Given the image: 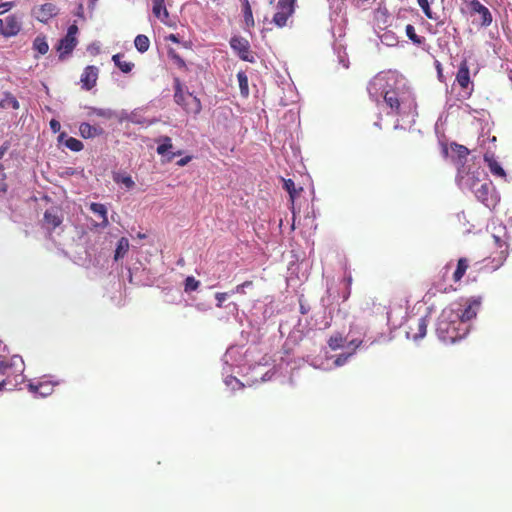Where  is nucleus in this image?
<instances>
[{"label": "nucleus", "mask_w": 512, "mask_h": 512, "mask_svg": "<svg viewBox=\"0 0 512 512\" xmlns=\"http://www.w3.org/2000/svg\"><path fill=\"white\" fill-rule=\"evenodd\" d=\"M379 39L382 42V44L393 47L398 44V38L396 34L392 31H384L382 34L379 35Z\"/></svg>", "instance_id": "nucleus-31"}, {"label": "nucleus", "mask_w": 512, "mask_h": 512, "mask_svg": "<svg viewBox=\"0 0 512 512\" xmlns=\"http://www.w3.org/2000/svg\"><path fill=\"white\" fill-rule=\"evenodd\" d=\"M88 51L92 54H98L100 51V46L96 43H92L91 45H89Z\"/></svg>", "instance_id": "nucleus-55"}, {"label": "nucleus", "mask_w": 512, "mask_h": 512, "mask_svg": "<svg viewBox=\"0 0 512 512\" xmlns=\"http://www.w3.org/2000/svg\"><path fill=\"white\" fill-rule=\"evenodd\" d=\"M78 32V27L76 25H71L68 28L67 34L64 38L59 41L57 50L60 52V58L62 59L65 54H69L73 51L75 46L77 45L76 34Z\"/></svg>", "instance_id": "nucleus-9"}, {"label": "nucleus", "mask_w": 512, "mask_h": 512, "mask_svg": "<svg viewBox=\"0 0 512 512\" xmlns=\"http://www.w3.org/2000/svg\"><path fill=\"white\" fill-rule=\"evenodd\" d=\"M83 9H84V8H83V5H82V4H79V6H78V12H77V15H78V16H81V15H82V13H83Z\"/></svg>", "instance_id": "nucleus-60"}, {"label": "nucleus", "mask_w": 512, "mask_h": 512, "mask_svg": "<svg viewBox=\"0 0 512 512\" xmlns=\"http://www.w3.org/2000/svg\"><path fill=\"white\" fill-rule=\"evenodd\" d=\"M272 374L270 371L266 372L262 377V382L269 381L272 378Z\"/></svg>", "instance_id": "nucleus-58"}, {"label": "nucleus", "mask_w": 512, "mask_h": 512, "mask_svg": "<svg viewBox=\"0 0 512 512\" xmlns=\"http://www.w3.org/2000/svg\"><path fill=\"white\" fill-rule=\"evenodd\" d=\"M437 290L440 291V292H447V288H441V287H437Z\"/></svg>", "instance_id": "nucleus-64"}, {"label": "nucleus", "mask_w": 512, "mask_h": 512, "mask_svg": "<svg viewBox=\"0 0 512 512\" xmlns=\"http://www.w3.org/2000/svg\"><path fill=\"white\" fill-rule=\"evenodd\" d=\"M295 1L296 0H279L278 5L283 11L292 14Z\"/></svg>", "instance_id": "nucleus-44"}, {"label": "nucleus", "mask_w": 512, "mask_h": 512, "mask_svg": "<svg viewBox=\"0 0 512 512\" xmlns=\"http://www.w3.org/2000/svg\"><path fill=\"white\" fill-rule=\"evenodd\" d=\"M225 308L233 315L238 313V305L235 302L228 303Z\"/></svg>", "instance_id": "nucleus-51"}, {"label": "nucleus", "mask_w": 512, "mask_h": 512, "mask_svg": "<svg viewBox=\"0 0 512 512\" xmlns=\"http://www.w3.org/2000/svg\"><path fill=\"white\" fill-rule=\"evenodd\" d=\"M329 326H330V322H329V321H326V322L324 323L323 329H326V328H328Z\"/></svg>", "instance_id": "nucleus-63"}, {"label": "nucleus", "mask_w": 512, "mask_h": 512, "mask_svg": "<svg viewBox=\"0 0 512 512\" xmlns=\"http://www.w3.org/2000/svg\"><path fill=\"white\" fill-rule=\"evenodd\" d=\"M406 36L415 44L422 45L425 42V38L418 36L415 32L413 25L408 24L405 28Z\"/></svg>", "instance_id": "nucleus-35"}, {"label": "nucleus", "mask_w": 512, "mask_h": 512, "mask_svg": "<svg viewBox=\"0 0 512 512\" xmlns=\"http://www.w3.org/2000/svg\"><path fill=\"white\" fill-rule=\"evenodd\" d=\"M224 383L226 386L231 387L232 390L241 389L244 387V384L240 380L231 375H227L225 377Z\"/></svg>", "instance_id": "nucleus-40"}, {"label": "nucleus", "mask_w": 512, "mask_h": 512, "mask_svg": "<svg viewBox=\"0 0 512 512\" xmlns=\"http://www.w3.org/2000/svg\"><path fill=\"white\" fill-rule=\"evenodd\" d=\"M169 40H171L172 42H179L178 38L176 35L174 34H171L169 37H168Z\"/></svg>", "instance_id": "nucleus-59"}, {"label": "nucleus", "mask_w": 512, "mask_h": 512, "mask_svg": "<svg viewBox=\"0 0 512 512\" xmlns=\"http://www.w3.org/2000/svg\"><path fill=\"white\" fill-rule=\"evenodd\" d=\"M449 269H450V264H447V265L444 267L445 274H447V273L449 272Z\"/></svg>", "instance_id": "nucleus-62"}, {"label": "nucleus", "mask_w": 512, "mask_h": 512, "mask_svg": "<svg viewBox=\"0 0 512 512\" xmlns=\"http://www.w3.org/2000/svg\"><path fill=\"white\" fill-rule=\"evenodd\" d=\"M8 369H9L8 362L0 359V374L5 375L7 373Z\"/></svg>", "instance_id": "nucleus-52"}, {"label": "nucleus", "mask_w": 512, "mask_h": 512, "mask_svg": "<svg viewBox=\"0 0 512 512\" xmlns=\"http://www.w3.org/2000/svg\"><path fill=\"white\" fill-rule=\"evenodd\" d=\"M436 333L438 338L444 343H455L462 339L464 334L463 327L458 324L452 311L444 309L437 321Z\"/></svg>", "instance_id": "nucleus-4"}, {"label": "nucleus", "mask_w": 512, "mask_h": 512, "mask_svg": "<svg viewBox=\"0 0 512 512\" xmlns=\"http://www.w3.org/2000/svg\"><path fill=\"white\" fill-rule=\"evenodd\" d=\"M471 16L478 15L480 18L479 25L481 27H488L493 21L490 10L483 5L479 0H471L467 4Z\"/></svg>", "instance_id": "nucleus-8"}, {"label": "nucleus", "mask_w": 512, "mask_h": 512, "mask_svg": "<svg viewBox=\"0 0 512 512\" xmlns=\"http://www.w3.org/2000/svg\"><path fill=\"white\" fill-rule=\"evenodd\" d=\"M284 189L289 193L290 198L293 201L295 194L297 192L294 181L291 179H284Z\"/></svg>", "instance_id": "nucleus-43"}, {"label": "nucleus", "mask_w": 512, "mask_h": 512, "mask_svg": "<svg viewBox=\"0 0 512 512\" xmlns=\"http://www.w3.org/2000/svg\"><path fill=\"white\" fill-rule=\"evenodd\" d=\"M179 155H181V151L170 152V154L167 157V160L171 161L172 159H174L176 156H179Z\"/></svg>", "instance_id": "nucleus-57"}, {"label": "nucleus", "mask_w": 512, "mask_h": 512, "mask_svg": "<svg viewBox=\"0 0 512 512\" xmlns=\"http://www.w3.org/2000/svg\"><path fill=\"white\" fill-rule=\"evenodd\" d=\"M455 81L463 90H465L467 95L471 94L473 83L470 80L469 66L466 59L461 61Z\"/></svg>", "instance_id": "nucleus-10"}, {"label": "nucleus", "mask_w": 512, "mask_h": 512, "mask_svg": "<svg viewBox=\"0 0 512 512\" xmlns=\"http://www.w3.org/2000/svg\"><path fill=\"white\" fill-rule=\"evenodd\" d=\"M58 142L73 152H79L84 148V145L80 140L74 137H68L65 132L59 134Z\"/></svg>", "instance_id": "nucleus-20"}, {"label": "nucleus", "mask_w": 512, "mask_h": 512, "mask_svg": "<svg viewBox=\"0 0 512 512\" xmlns=\"http://www.w3.org/2000/svg\"><path fill=\"white\" fill-rule=\"evenodd\" d=\"M310 311V306L306 303H304L302 300H300V312L301 314L305 315Z\"/></svg>", "instance_id": "nucleus-54"}, {"label": "nucleus", "mask_w": 512, "mask_h": 512, "mask_svg": "<svg viewBox=\"0 0 512 512\" xmlns=\"http://www.w3.org/2000/svg\"><path fill=\"white\" fill-rule=\"evenodd\" d=\"M50 129L53 133H58L61 129V124L58 120L52 119L49 123Z\"/></svg>", "instance_id": "nucleus-49"}, {"label": "nucleus", "mask_w": 512, "mask_h": 512, "mask_svg": "<svg viewBox=\"0 0 512 512\" xmlns=\"http://www.w3.org/2000/svg\"><path fill=\"white\" fill-rule=\"evenodd\" d=\"M470 177L471 186L459 187L462 190L472 191L475 197L482 202L486 207L492 208L498 203V197L495 193L492 182L485 177L482 171L474 170Z\"/></svg>", "instance_id": "nucleus-3"}, {"label": "nucleus", "mask_w": 512, "mask_h": 512, "mask_svg": "<svg viewBox=\"0 0 512 512\" xmlns=\"http://www.w3.org/2000/svg\"><path fill=\"white\" fill-rule=\"evenodd\" d=\"M347 340L341 333H334L328 340V345L332 350L343 347V343Z\"/></svg>", "instance_id": "nucleus-33"}, {"label": "nucleus", "mask_w": 512, "mask_h": 512, "mask_svg": "<svg viewBox=\"0 0 512 512\" xmlns=\"http://www.w3.org/2000/svg\"><path fill=\"white\" fill-rule=\"evenodd\" d=\"M134 45L140 53H145L150 47V40L146 35L139 34L134 39Z\"/></svg>", "instance_id": "nucleus-29"}, {"label": "nucleus", "mask_w": 512, "mask_h": 512, "mask_svg": "<svg viewBox=\"0 0 512 512\" xmlns=\"http://www.w3.org/2000/svg\"><path fill=\"white\" fill-rule=\"evenodd\" d=\"M113 180L117 184L124 185L127 189H132L135 186V182L132 177L126 173H115L113 175Z\"/></svg>", "instance_id": "nucleus-28"}, {"label": "nucleus", "mask_w": 512, "mask_h": 512, "mask_svg": "<svg viewBox=\"0 0 512 512\" xmlns=\"http://www.w3.org/2000/svg\"><path fill=\"white\" fill-rule=\"evenodd\" d=\"M129 250V240L126 237H122L118 240L117 246L114 253V260L118 261L122 259Z\"/></svg>", "instance_id": "nucleus-26"}, {"label": "nucleus", "mask_w": 512, "mask_h": 512, "mask_svg": "<svg viewBox=\"0 0 512 512\" xmlns=\"http://www.w3.org/2000/svg\"><path fill=\"white\" fill-rule=\"evenodd\" d=\"M104 133V129L99 125H91L88 122H82L79 125V134L84 139L95 138L103 135Z\"/></svg>", "instance_id": "nucleus-17"}, {"label": "nucleus", "mask_w": 512, "mask_h": 512, "mask_svg": "<svg viewBox=\"0 0 512 512\" xmlns=\"http://www.w3.org/2000/svg\"><path fill=\"white\" fill-rule=\"evenodd\" d=\"M21 29V23L15 15H9L2 20V31L1 34L5 37H12L19 33Z\"/></svg>", "instance_id": "nucleus-13"}, {"label": "nucleus", "mask_w": 512, "mask_h": 512, "mask_svg": "<svg viewBox=\"0 0 512 512\" xmlns=\"http://www.w3.org/2000/svg\"><path fill=\"white\" fill-rule=\"evenodd\" d=\"M231 295L230 292H224V293H221V292H218L215 294V299H216V306L218 308H223L225 307L223 304L224 302L226 301V299L228 298V296Z\"/></svg>", "instance_id": "nucleus-46"}, {"label": "nucleus", "mask_w": 512, "mask_h": 512, "mask_svg": "<svg viewBox=\"0 0 512 512\" xmlns=\"http://www.w3.org/2000/svg\"><path fill=\"white\" fill-rule=\"evenodd\" d=\"M370 98L379 107L385 106L387 114L400 117L416 116V100L407 79L396 71L377 74L367 87Z\"/></svg>", "instance_id": "nucleus-1"}, {"label": "nucleus", "mask_w": 512, "mask_h": 512, "mask_svg": "<svg viewBox=\"0 0 512 512\" xmlns=\"http://www.w3.org/2000/svg\"><path fill=\"white\" fill-rule=\"evenodd\" d=\"M428 320L426 317L418 318L415 324V327L412 325L409 326V331H407V337L412 338L414 341H418L425 337L427 333Z\"/></svg>", "instance_id": "nucleus-15"}, {"label": "nucleus", "mask_w": 512, "mask_h": 512, "mask_svg": "<svg viewBox=\"0 0 512 512\" xmlns=\"http://www.w3.org/2000/svg\"><path fill=\"white\" fill-rule=\"evenodd\" d=\"M123 55L118 53L112 56V61L123 73H129L134 68V63L122 60Z\"/></svg>", "instance_id": "nucleus-27"}, {"label": "nucleus", "mask_w": 512, "mask_h": 512, "mask_svg": "<svg viewBox=\"0 0 512 512\" xmlns=\"http://www.w3.org/2000/svg\"><path fill=\"white\" fill-rule=\"evenodd\" d=\"M98 72L99 70L96 66H87L84 69L81 75V83L84 89L90 90L96 85Z\"/></svg>", "instance_id": "nucleus-16"}, {"label": "nucleus", "mask_w": 512, "mask_h": 512, "mask_svg": "<svg viewBox=\"0 0 512 512\" xmlns=\"http://www.w3.org/2000/svg\"><path fill=\"white\" fill-rule=\"evenodd\" d=\"M361 343V339L351 338L348 342V348H350L351 351L338 355L333 362L334 366L340 367L344 365L347 362V360L355 353V350L361 345Z\"/></svg>", "instance_id": "nucleus-18"}, {"label": "nucleus", "mask_w": 512, "mask_h": 512, "mask_svg": "<svg viewBox=\"0 0 512 512\" xmlns=\"http://www.w3.org/2000/svg\"><path fill=\"white\" fill-rule=\"evenodd\" d=\"M493 238H494V241L496 243V245L501 248L503 246V242L501 240V238L499 236H496V235H493Z\"/></svg>", "instance_id": "nucleus-56"}, {"label": "nucleus", "mask_w": 512, "mask_h": 512, "mask_svg": "<svg viewBox=\"0 0 512 512\" xmlns=\"http://www.w3.org/2000/svg\"><path fill=\"white\" fill-rule=\"evenodd\" d=\"M446 157L450 158L457 168L456 183L459 187L471 186L470 174L473 172L466 166L470 151L463 145L452 143L443 149Z\"/></svg>", "instance_id": "nucleus-2"}, {"label": "nucleus", "mask_w": 512, "mask_h": 512, "mask_svg": "<svg viewBox=\"0 0 512 512\" xmlns=\"http://www.w3.org/2000/svg\"><path fill=\"white\" fill-rule=\"evenodd\" d=\"M237 80L239 83V88L241 95L247 97L249 95V86H248V77L245 72L240 71L237 73Z\"/></svg>", "instance_id": "nucleus-34"}, {"label": "nucleus", "mask_w": 512, "mask_h": 512, "mask_svg": "<svg viewBox=\"0 0 512 512\" xmlns=\"http://www.w3.org/2000/svg\"><path fill=\"white\" fill-rule=\"evenodd\" d=\"M59 13L58 7L53 3H45L33 9L35 18L43 23L48 22Z\"/></svg>", "instance_id": "nucleus-11"}, {"label": "nucleus", "mask_w": 512, "mask_h": 512, "mask_svg": "<svg viewBox=\"0 0 512 512\" xmlns=\"http://www.w3.org/2000/svg\"><path fill=\"white\" fill-rule=\"evenodd\" d=\"M289 15L290 14H288V12H286V11L277 12V13H275V15L273 17V21L279 27H282V26H284L286 24V21H287V18H288Z\"/></svg>", "instance_id": "nucleus-42"}, {"label": "nucleus", "mask_w": 512, "mask_h": 512, "mask_svg": "<svg viewBox=\"0 0 512 512\" xmlns=\"http://www.w3.org/2000/svg\"><path fill=\"white\" fill-rule=\"evenodd\" d=\"M480 305V298H471L452 303L446 309H450L452 311L455 319L458 321V324L463 327L464 334H467L469 331L467 323L476 317Z\"/></svg>", "instance_id": "nucleus-5"}, {"label": "nucleus", "mask_w": 512, "mask_h": 512, "mask_svg": "<svg viewBox=\"0 0 512 512\" xmlns=\"http://www.w3.org/2000/svg\"><path fill=\"white\" fill-rule=\"evenodd\" d=\"M134 116H135V114H132V115L129 117V120H131L132 122H135V123H140V121H139V120L134 119Z\"/></svg>", "instance_id": "nucleus-61"}, {"label": "nucleus", "mask_w": 512, "mask_h": 512, "mask_svg": "<svg viewBox=\"0 0 512 512\" xmlns=\"http://www.w3.org/2000/svg\"><path fill=\"white\" fill-rule=\"evenodd\" d=\"M9 368H15V372L22 373L24 370V361L19 355H14L8 362Z\"/></svg>", "instance_id": "nucleus-38"}, {"label": "nucleus", "mask_w": 512, "mask_h": 512, "mask_svg": "<svg viewBox=\"0 0 512 512\" xmlns=\"http://www.w3.org/2000/svg\"><path fill=\"white\" fill-rule=\"evenodd\" d=\"M200 286V282L198 280H196L193 276H188L186 279H185V282H184V290L185 292H192V291H196Z\"/></svg>", "instance_id": "nucleus-39"}, {"label": "nucleus", "mask_w": 512, "mask_h": 512, "mask_svg": "<svg viewBox=\"0 0 512 512\" xmlns=\"http://www.w3.org/2000/svg\"><path fill=\"white\" fill-rule=\"evenodd\" d=\"M7 189L6 176L3 172V167L0 165V192H5Z\"/></svg>", "instance_id": "nucleus-48"}, {"label": "nucleus", "mask_w": 512, "mask_h": 512, "mask_svg": "<svg viewBox=\"0 0 512 512\" xmlns=\"http://www.w3.org/2000/svg\"><path fill=\"white\" fill-rule=\"evenodd\" d=\"M243 14L244 20L247 27L254 26V19L252 14V9L248 0H243Z\"/></svg>", "instance_id": "nucleus-36"}, {"label": "nucleus", "mask_w": 512, "mask_h": 512, "mask_svg": "<svg viewBox=\"0 0 512 512\" xmlns=\"http://www.w3.org/2000/svg\"><path fill=\"white\" fill-rule=\"evenodd\" d=\"M43 220L44 226L47 229H55L61 225L63 221V215L58 208L51 207L45 211Z\"/></svg>", "instance_id": "nucleus-14"}, {"label": "nucleus", "mask_w": 512, "mask_h": 512, "mask_svg": "<svg viewBox=\"0 0 512 512\" xmlns=\"http://www.w3.org/2000/svg\"><path fill=\"white\" fill-rule=\"evenodd\" d=\"M169 56L179 68L186 67L185 61L177 53L170 51Z\"/></svg>", "instance_id": "nucleus-47"}, {"label": "nucleus", "mask_w": 512, "mask_h": 512, "mask_svg": "<svg viewBox=\"0 0 512 512\" xmlns=\"http://www.w3.org/2000/svg\"><path fill=\"white\" fill-rule=\"evenodd\" d=\"M3 108H12V109H18L19 108V102L17 99L12 95H7L5 99L1 101L0 104Z\"/></svg>", "instance_id": "nucleus-41"}, {"label": "nucleus", "mask_w": 512, "mask_h": 512, "mask_svg": "<svg viewBox=\"0 0 512 512\" xmlns=\"http://www.w3.org/2000/svg\"><path fill=\"white\" fill-rule=\"evenodd\" d=\"M86 110L87 117L89 118L97 116L104 119H112L116 116V112L110 108L86 107Z\"/></svg>", "instance_id": "nucleus-21"}, {"label": "nucleus", "mask_w": 512, "mask_h": 512, "mask_svg": "<svg viewBox=\"0 0 512 512\" xmlns=\"http://www.w3.org/2000/svg\"><path fill=\"white\" fill-rule=\"evenodd\" d=\"M153 3V14L160 19L161 21H165L168 18L169 14L165 6V0H152Z\"/></svg>", "instance_id": "nucleus-24"}, {"label": "nucleus", "mask_w": 512, "mask_h": 512, "mask_svg": "<svg viewBox=\"0 0 512 512\" xmlns=\"http://www.w3.org/2000/svg\"><path fill=\"white\" fill-rule=\"evenodd\" d=\"M33 49L41 55L46 54L49 50L46 37L41 35L37 36L33 41Z\"/></svg>", "instance_id": "nucleus-30"}, {"label": "nucleus", "mask_w": 512, "mask_h": 512, "mask_svg": "<svg viewBox=\"0 0 512 512\" xmlns=\"http://www.w3.org/2000/svg\"><path fill=\"white\" fill-rule=\"evenodd\" d=\"M238 353V349L235 347H231L227 349L226 353L223 356V363H224V373H228L229 369L233 365H237L238 361L235 359V354Z\"/></svg>", "instance_id": "nucleus-25"}, {"label": "nucleus", "mask_w": 512, "mask_h": 512, "mask_svg": "<svg viewBox=\"0 0 512 512\" xmlns=\"http://www.w3.org/2000/svg\"><path fill=\"white\" fill-rule=\"evenodd\" d=\"M468 268V261L466 258H460L457 263V268L453 274V279L455 282H458L464 276L466 270Z\"/></svg>", "instance_id": "nucleus-32"}, {"label": "nucleus", "mask_w": 512, "mask_h": 512, "mask_svg": "<svg viewBox=\"0 0 512 512\" xmlns=\"http://www.w3.org/2000/svg\"><path fill=\"white\" fill-rule=\"evenodd\" d=\"M89 209L93 214H95L98 218L101 219L100 222H95L92 224L95 229H104L109 225L108 210L106 205L102 203L92 202L89 205Z\"/></svg>", "instance_id": "nucleus-12"}, {"label": "nucleus", "mask_w": 512, "mask_h": 512, "mask_svg": "<svg viewBox=\"0 0 512 512\" xmlns=\"http://www.w3.org/2000/svg\"><path fill=\"white\" fill-rule=\"evenodd\" d=\"M13 2H3L0 4V15L9 11L13 7Z\"/></svg>", "instance_id": "nucleus-50"}, {"label": "nucleus", "mask_w": 512, "mask_h": 512, "mask_svg": "<svg viewBox=\"0 0 512 512\" xmlns=\"http://www.w3.org/2000/svg\"><path fill=\"white\" fill-rule=\"evenodd\" d=\"M156 142L158 143L157 146V153L161 156H166L171 152V149L173 148L172 140L169 136H160L156 139Z\"/></svg>", "instance_id": "nucleus-22"}, {"label": "nucleus", "mask_w": 512, "mask_h": 512, "mask_svg": "<svg viewBox=\"0 0 512 512\" xmlns=\"http://www.w3.org/2000/svg\"><path fill=\"white\" fill-rule=\"evenodd\" d=\"M29 390L42 397H46L53 392V385L49 382H41L38 384L30 383Z\"/></svg>", "instance_id": "nucleus-23"}, {"label": "nucleus", "mask_w": 512, "mask_h": 512, "mask_svg": "<svg viewBox=\"0 0 512 512\" xmlns=\"http://www.w3.org/2000/svg\"><path fill=\"white\" fill-rule=\"evenodd\" d=\"M484 160L487 163V165H488V167L490 169V172L494 176L500 177V178H505L506 177L505 170L502 168L500 163L495 159L493 153H489V152L485 153Z\"/></svg>", "instance_id": "nucleus-19"}, {"label": "nucleus", "mask_w": 512, "mask_h": 512, "mask_svg": "<svg viewBox=\"0 0 512 512\" xmlns=\"http://www.w3.org/2000/svg\"><path fill=\"white\" fill-rule=\"evenodd\" d=\"M174 89V100L179 106L183 107L187 112L194 114H198L201 111L200 100L190 92L185 93L179 79L175 80Z\"/></svg>", "instance_id": "nucleus-6"}, {"label": "nucleus", "mask_w": 512, "mask_h": 512, "mask_svg": "<svg viewBox=\"0 0 512 512\" xmlns=\"http://www.w3.org/2000/svg\"><path fill=\"white\" fill-rule=\"evenodd\" d=\"M417 3L427 18H429L431 20L438 19V15L436 13L432 12V10L430 8V3L428 0H417Z\"/></svg>", "instance_id": "nucleus-37"}, {"label": "nucleus", "mask_w": 512, "mask_h": 512, "mask_svg": "<svg viewBox=\"0 0 512 512\" xmlns=\"http://www.w3.org/2000/svg\"><path fill=\"white\" fill-rule=\"evenodd\" d=\"M191 159H192L191 156H186V157H183L180 160H178L176 164L179 167H183V166L187 165L191 161Z\"/></svg>", "instance_id": "nucleus-53"}, {"label": "nucleus", "mask_w": 512, "mask_h": 512, "mask_svg": "<svg viewBox=\"0 0 512 512\" xmlns=\"http://www.w3.org/2000/svg\"><path fill=\"white\" fill-rule=\"evenodd\" d=\"M230 46L241 60L250 63L256 61L255 54L250 50V43L244 37L233 36L230 39Z\"/></svg>", "instance_id": "nucleus-7"}, {"label": "nucleus", "mask_w": 512, "mask_h": 512, "mask_svg": "<svg viewBox=\"0 0 512 512\" xmlns=\"http://www.w3.org/2000/svg\"><path fill=\"white\" fill-rule=\"evenodd\" d=\"M253 285L252 281H245L243 282L242 284H239L237 285L231 292L230 294H235V293H238V294H244L246 292V288H249Z\"/></svg>", "instance_id": "nucleus-45"}]
</instances>
